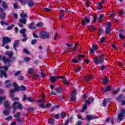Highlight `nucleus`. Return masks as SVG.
<instances>
[{
	"mask_svg": "<svg viewBox=\"0 0 125 125\" xmlns=\"http://www.w3.org/2000/svg\"><path fill=\"white\" fill-rule=\"evenodd\" d=\"M6 18V14L5 13H0V19L2 20H4Z\"/></svg>",
	"mask_w": 125,
	"mask_h": 125,
	"instance_id": "22",
	"label": "nucleus"
},
{
	"mask_svg": "<svg viewBox=\"0 0 125 125\" xmlns=\"http://www.w3.org/2000/svg\"><path fill=\"white\" fill-rule=\"evenodd\" d=\"M42 22H38L37 23V24H36V26L37 27H42Z\"/></svg>",
	"mask_w": 125,
	"mask_h": 125,
	"instance_id": "61",
	"label": "nucleus"
},
{
	"mask_svg": "<svg viewBox=\"0 0 125 125\" xmlns=\"http://www.w3.org/2000/svg\"><path fill=\"white\" fill-rule=\"evenodd\" d=\"M124 99V95L123 94H120L118 95L116 98H115V100L117 102H122V100Z\"/></svg>",
	"mask_w": 125,
	"mask_h": 125,
	"instance_id": "16",
	"label": "nucleus"
},
{
	"mask_svg": "<svg viewBox=\"0 0 125 125\" xmlns=\"http://www.w3.org/2000/svg\"><path fill=\"white\" fill-rule=\"evenodd\" d=\"M104 17V14H100V16L99 17V21L100 22H101V21H102V20H103Z\"/></svg>",
	"mask_w": 125,
	"mask_h": 125,
	"instance_id": "44",
	"label": "nucleus"
},
{
	"mask_svg": "<svg viewBox=\"0 0 125 125\" xmlns=\"http://www.w3.org/2000/svg\"><path fill=\"white\" fill-rule=\"evenodd\" d=\"M20 89L21 91H25L27 90V88L24 85H21V86H20Z\"/></svg>",
	"mask_w": 125,
	"mask_h": 125,
	"instance_id": "33",
	"label": "nucleus"
},
{
	"mask_svg": "<svg viewBox=\"0 0 125 125\" xmlns=\"http://www.w3.org/2000/svg\"><path fill=\"white\" fill-rule=\"evenodd\" d=\"M37 42H38V40L37 39H33L31 41V44L32 45H34L36 44V43H37Z\"/></svg>",
	"mask_w": 125,
	"mask_h": 125,
	"instance_id": "41",
	"label": "nucleus"
},
{
	"mask_svg": "<svg viewBox=\"0 0 125 125\" xmlns=\"http://www.w3.org/2000/svg\"><path fill=\"white\" fill-rule=\"evenodd\" d=\"M86 109H87V105L86 104H83L82 110H81V113H83Z\"/></svg>",
	"mask_w": 125,
	"mask_h": 125,
	"instance_id": "37",
	"label": "nucleus"
},
{
	"mask_svg": "<svg viewBox=\"0 0 125 125\" xmlns=\"http://www.w3.org/2000/svg\"><path fill=\"white\" fill-rule=\"evenodd\" d=\"M4 106L6 110H7V109H9V110H10L11 107H10V106L9 105V102H8V101L6 100L4 101Z\"/></svg>",
	"mask_w": 125,
	"mask_h": 125,
	"instance_id": "15",
	"label": "nucleus"
},
{
	"mask_svg": "<svg viewBox=\"0 0 125 125\" xmlns=\"http://www.w3.org/2000/svg\"><path fill=\"white\" fill-rule=\"evenodd\" d=\"M0 24L2 25V26H4V25H6V26H8V23L4 22V21H0Z\"/></svg>",
	"mask_w": 125,
	"mask_h": 125,
	"instance_id": "49",
	"label": "nucleus"
},
{
	"mask_svg": "<svg viewBox=\"0 0 125 125\" xmlns=\"http://www.w3.org/2000/svg\"><path fill=\"white\" fill-rule=\"evenodd\" d=\"M78 94V92H77V90H74L72 92V96H75Z\"/></svg>",
	"mask_w": 125,
	"mask_h": 125,
	"instance_id": "56",
	"label": "nucleus"
},
{
	"mask_svg": "<svg viewBox=\"0 0 125 125\" xmlns=\"http://www.w3.org/2000/svg\"><path fill=\"white\" fill-rule=\"evenodd\" d=\"M98 18V17H97V15L94 14V16H93V22H96L97 21Z\"/></svg>",
	"mask_w": 125,
	"mask_h": 125,
	"instance_id": "42",
	"label": "nucleus"
},
{
	"mask_svg": "<svg viewBox=\"0 0 125 125\" xmlns=\"http://www.w3.org/2000/svg\"><path fill=\"white\" fill-rule=\"evenodd\" d=\"M40 36L41 39H42V40L49 39V37H50L49 33L44 30H42L40 32Z\"/></svg>",
	"mask_w": 125,
	"mask_h": 125,
	"instance_id": "2",
	"label": "nucleus"
},
{
	"mask_svg": "<svg viewBox=\"0 0 125 125\" xmlns=\"http://www.w3.org/2000/svg\"><path fill=\"white\" fill-rule=\"evenodd\" d=\"M103 33H104V31H103V29L100 28L99 29L100 35H101L102 36H104V34Z\"/></svg>",
	"mask_w": 125,
	"mask_h": 125,
	"instance_id": "54",
	"label": "nucleus"
},
{
	"mask_svg": "<svg viewBox=\"0 0 125 125\" xmlns=\"http://www.w3.org/2000/svg\"><path fill=\"white\" fill-rule=\"evenodd\" d=\"M72 63H79V64H81V62H79V61H78V60H76V59H73L72 60Z\"/></svg>",
	"mask_w": 125,
	"mask_h": 125,
	"instance_id": "48",
	"label": "nucleus"
},
{
	"mask_svg": "<svg viewBox=\"0 0 125 125\" xmlns=\"http://www.w3.org/2000/svg\"><path fill=\"white\" fill-rule=\"evenodd\" d=\"M1 6L3 7V9H8V5L5 1H3L1 3Z\"/></svg>",
	"mask_w": 125,
	"mask_h": 125,
	"instance_id": "21",
	"label": "nucleus"
},
{
	"mask_svg": "<svg viewBox=\"0 0 125 125\" xmlns=\"http://www.w3.org/2000/svg\"><path fill=\"white\" fill-rule=\"evenodd\" d=\"M85 22L86 24H89L90 23V19H88L86 17H85L84 19H83L81 21V25L83 26L85 25Z\"/></svg>",
	"mask_w": 125,
	"mask_h": 125,
	"instance_id": "8",
	"label": "nucleus"
},
{
	"mask_svg": "<svg viewBox=\"0 0 125 125\" xmlns=\"http://www.w3.org/2000/svg\"><path fill=\"white\" fill-rule=\"evenodd\" d=\"M20 23H21V24H26L27 23V19L25 18L21 19L19 20Z\"/></svg>",
	"mask_w": 125,
	"mask_h": 125,
	"instance_id": "27",
	"label": "nucleus"
},
{
	"mask_svg": "<svg viewBox=\"0 0 125 125\" xmlns=\"http://www.w3.org/2000/svg\"><path fill=\"white\" fill-rule=\"evenodd\" d=\"M16 105H17V109H19V110H22V109H23V105L22 104H20L18 101H15L13 103V107H14V106Z\"/></svg>",
	"mask_w": 125,
	"mask_h": 125,
	"instance_id": "9",
	"label": "nucleus"
},
{
	"mask_svg": "<svg viewBox=\"0 0 125 125\" xmlns=\"http://www.w3.org/2000/svg\"><path fill=\"white\" fill-rule=\"evenodd\" d=\"M103 3H105V1H102L101 2H99L97 3L96 4L97 5L98 7L99 6H103Z\"/></svg>",
	"mask_w": 125,
	"mask_h": 125,
	"instance_id": "35",
	"label": "nucleus"
},
{
	"mask_svg": "<svg viewBox=\"0 0 125 125\" xmlns=\"http://www.w3.org/2000/svg\"><path fill=\"white\" fill-rule=\"evenodd\" d=\"M105 40H106V38L105 37H102V38L100 39V41L101 42H105Z\"/></svg>",
	"mask_w": 125,
	"mask_h": 125,
	"instance_id": "62",
	"label": "nucleus"
},
{
	"mask_svg": "<svg viewBox=\"0 0 125 125\" xmlns=\"http://www.w3.org/2000/svg\"><path fill=\"white\" fill-rule=\"evenodd\" d=\"M64 15H65V14L64 13V12H62L61 14H60V16L59 19L61 20V19H62V18H63V17H64Z\"/></svg>",
	"mask_w": 125,
	"mask_h": 125,
	"instance_id": "47",
	"label": "nucleus"
},
{
	"mask_svg": "<svg viewBox=\"0 0 125 125\" xmlns=\"http://www.w3.org/2000/svg\"><path fill=\"white\" fill-rule=\"evenodd\" d=\"M0 74H1V75H0V79H2L3 77H4V78H7V73H6V71H5L3 70H0Z\"/></svg>",
	"mask_w": 125,
	"mask_h": 125,
	"instance_id": "13",
	"label": "nucleus"
},
{
	"mask_svg": "<svg viewBox=\"0 0 125 125\" xmlns=\"http://www.w3.org/2000/svg\"><path fill=\"white\" fill-rule=\"evenodd\" d=\"M70 101L71 102H74L76 101V97L74 96H72L71 99H70Z\"/></svg>",
	"mask_w": 125,
	"mask_h": 125,
	"instance_id": "55",
	"label": "nucleus"
},
{
	"mask_svg": "<svg viewBox=\"0 0 125 125\" xmlns=\"http://www.w3.org/2000/svg\"><path fill=\"white\" fill-rule=\"evenodd\" d=\"M3 113L5 116H8L10 113V111L8 110H4Z\"/></svg>",
	"mask_w": 125,
	"mask_h": 125,
	"instance_id": "36",
	"label": "nucleus"
},
{
	"mask_svg": "<svg viewBox=\"0 0 125 125\" xmlns=\"http://www.w3.org/2000/svg\"><path fill=\"white\" fill-rule=\"evenodd\" d=\"M55 90L57 93H59V94H61L63 91V89H62V88L61 87H57Z\"/></svg>",
	"mask_w": 125,
	"mask_h": 125,
	"instance_id": "26",
	"label": "nucleus"
},
{
	"mask_svg": "<svg viewBox=\"0 0 125 125\" xmlns=\"http://www.w3.org/2000/svg\"><path fill=\"white\" fill-rule=\"evenodd\" d=\"M94 101V98L92 97H90L88 98L87 100L84 101V103H86L88 105H89V104H91V103H93Z\"/></svg>",
	"mask_w": 125,
	"mask_h": 125,
	"instance_id": "11",
	"label": "nucleus"
},
{
	"mask_svg": "<svg viewBox=\"0 0 125 125\" xmlns=\"http://www.w3.org/2000/svg\"><path fill=\"white\" fill-rule=\"evenodd\" d=\"M15 90L16 92H18V91H20V87H19V86H18L17 87H15Z\"/></svg>",
	"mask_w": 125,
	"mask_h": 125,
	"instance_id": "63",
	"label": "nucleus"
},
{
	"mask_svg": "<svg viewBox=\"0 0 125 125\" xmlns=\"http://www.w3.org/2000/svg\"><path fill=\"white\" fill-rule=\"evenodd\" d=\"M103 105L104 107H106V105H107V101H106V99H104L103 102Z\"/></svg>",
	"mask_w": 125,
	"mask_h": 125,
	"instance_id": "53",
	"label": "nucleus"
},
{
	"mask_svg": "<svg viewBox=\"0 0 125 125\" xmlns=\"http://www.w3.org/2000/svg\"><path fill=\"white\" fill-rule=\"evenodd\" d=\"M104 59H105V56L104 55H103V54H102L101 55L100 60L98 59V58L97 57V56L95 57L94 59H93V60L94 63V64H95V65H99V64H102V63H103V62H104Z\"/></svg>",
	"mask_w": 125,
	"mask_h": 125,
	"instance_id": "1",
	"label": "nucleus"
},
{
	"mask_svg": "<svg viewBox=\"0 0 125 125\" xmlns=\"http://www.w3.org/2000/svg\"><path fill=\"white\" fill-rule=\"evenodd\" d=\"M15 27V25L14 24H11L10 26H8L7 27V31H9L10 30H12L13 28Z\"/></svg>",
	"mask_w": 125,
	"mask_h": 125,
	"instance_id": "39",
	"label": "nucleus"
},
{
	"mask_svg": "<svg viewBox=\"0 0 125 125\" xmlns=\"http://www.w3.org/2000/svg\"><path fill=\"white\" fill-rule=\"evenodd\" d=\"M24 60L26 62H29L31 60V58L29 57H26L24 58Z\"/></svg>",
	"mask_w": 125,
	"mask_h": 125,
	"instance_id": "58",
	"label": "nucleus"
},
{
	"mask_svg": "<svg viewBox=\"0 0 125 125\" xmlns=\"http://www.w3.org/2000/svg\"><path fill=\"white\" fill-rule=\"evenodd\" d=\"M20 33L21 34H25L26 33V29L25 28H22L20 30Z\"/></svg>",
	"mask_w": 125,
	"mask_h": 125,
	"instance_id": "50",
	"label": "nucleus"
},
{
	"mask_svg": "<svg viewBox=\"0 0 125 125\" xmlns=\"http://www.w3.org/2000/svg\"><path fill=\"white\" fill-rule=\"evenodd\" d=\"M27 0H19V1L22 4V5H26V3H27Z\"/></svg>",
	"mask_w": 125,
	"mask_h": 125,
	"instance_id": "38",
	"label": "nucleus"
},
{
	"mask_svg": "<svg viewBox=\"0 0 125 125\" xmlns=\"http://www.w3.org/2000/svg\"><path fill=\"white\" fill-rule=\"evenodd\" d=\"M67 113H66L65 112H62L60 114V117H61L62 119H65Z\"/></svg>",
	"mask_w": 125,
	"mask_h": 125,
	"instance_id": "32",
	"label": "nucleus"
},
{
	"mask_svg": "<svg viewBox=\"0 0 125 125\" xmlns=\"http://www.w3.org/2000/svg\"><path fill=\"white\" fill-rule=\"evenodd\" d=\"M20 17H21V18H25V17H27V13H25V12L22 10L21 13L20 14Z\"/></svg>",
	"mask_w": 125,
	"mask_h": 125,
	"instance_id": "28",
	"label": "nucleus"
},
{
	"mask_svg": "<svg viewBox=\"0 0 125 125\" xmlns=\"http://www.w3.org/2000/svg\"><path fill=\"white\" fill-rule=\"evenodd\" d=\"M112 87V85H108L106 88H103L102 91L104 92V93H105V92H107V91H111V88Z\"/></svg>",
	"mask_w": 125,
	"mask_h": 125,
	"instance_id": "18",
	"label": "nucleus"
},
{
	"mask_svg": "<svg viewBox=\"0 0 125 125\" xmlns=\"http://www.w3.org/2000/svg\"><path fill=\"white\" fill-rule=\"evenodd\" d=\"M2 42L4 43H9L11 42V39L9 37H5L2 38Z\"/></svg>",
	"mask_w": 125,
	"mask_h": 125,
	"instance_id": "12",
	"label": "nucleus"
},
{
	"mask_svg": "<svg viewBox=\"0 0 125 125\" xmlns=\"http://www.w3.org/2000/svg\"><path fill=\"white\" fill-rule=\"evenodd\" d=\"M41 78H44V77H45V73H44V71H43V70L41 71Z\"/></svg>",
	"mask_w": 125,
	"mask_h": 125,
	"instance_id": "51",
	"label": "nucleus"
},
{
	"mask_svg": "<svg viewBox=\"0 0 125 125\" xmlns=\"http://www.w3.org/2000/svg\"><path fill=\"white\" fill-rule=\"evenodd\" d=\"M92 48L90 49V53H93L94 52V50H96L97 49H98L99 47H98V46L97 44H93L92 45Z\"/></svg>",
	"mask_w": 125,
	"mask_h": 125,
	"instance_id": "14",
	"label": "nucleus"
},
{
	"mask_svg": "<svg viewBox=\"0 0 125 125\" xmlns=\"http://www.w3.org/2000/svg\"><path fill=\"white\" fill-rule=\"evenodd\" d=\"M5 55H7L8 56H9V58H11V57H12V56H13V52H6L5 53Z\"/></svg>",
	"mask_w": 125,
	"mask_h": 125,
	"instance_id": "31",
	"label": "nucleus"
},
{
	"mask_svg": "<svg viewBox=\"0 0 125 125\" xmlns=\"http://www.w3.org/2000/svg\"><path fill=\"white\" fill-rule=\"evenodd\" d=\"M120 90H121V88H117L113 92L112 94L113 95H117V94H118L119 92H120Z\"/></svg>",
	"mask_w": 125,
	"mask_h": 125,
	"instance_id": "30",
	"label": "nucleus"
},
{
	"mask_svg": "<svg viewBox=\"0 0 125 125\" xmlns=\"http://www.w3.org/2000/svg\"><path fill=\"white\" fill-rule=\"evenodd\" d=\"M112 27V24L110 22H108L106 25V28L105 29V34L106 35H110L111 33V27Z\"/></svg>",
	"mask_w": 125,
	"mask_h": 125,
	"instance_id": "5",
	"label": "nucleus"
},
{
	"mask_svg": "<svg viewBox=\"0 0 125 125\" xmlns=\"http://www.w3.org/2000/svg\"><path fill=\"white\" fill-rule=\"evenodd\" d=\"M2 60L4 64L6 63H10V60H9V59L5 58V56L2 57Z\"/></svg>",
	"mask_w": 125,
	"mask_h": 125,
	"instance_id": "23",
	"label": "nucleus"
},
{
	"mask_svg": "<svg viewBox=\"0 0 125 125\" xmlns=\"http://www.w3.org/2000/svg\"><path fill=\"white\" fill-rule=\"evenodd\" d=\"M56 79H65V77L61 76H57L55 77L54 76H51L50 78V82L51 83H55L57 81Z\"/></svg>",
	"mask_w": 125,
	"mask_h": 125,
	"instance_id": "4",
	"label": "nucleus"
},
{
	"mask_svg": "<svg viewBox=\"0 0 125 125\" xmlns=\"http://www.w3.org/2000/svg\"><path fill=\"white\" fill-rule=\"evenodd\" d=\"M54 121H55L54 119H49L48 123L49 125H53L54 124Z\"/></svg>",
	"mask_w": 125,
	"mask_h": 125,
	"instance_id": "40",
	"label": "nucleus"
},
{
	"mask_svg": "<svg viewBox=\"0 0 125 125\" xmlns=\"http://www.w3.org/2000/svg\"><path fill=\"white\" fill-rule=\"evenodd\" d=\"M63 83H64V84H65V85H71V83H70V82H69V80L65 79L63 80Z\"/></svg>",
	"mask_w": 125,
	"mask_h": 125,
	"instance_id": "34",
	"label": "nucleus"
},
{
	"mask_svg": "<svg viewBox=\"0 0 125 125\" xmlns=\"http://www.w3.org/2000/svg\"><path fill=\"white\" fill-rule=\"evenodd\" d=\"M26 100L28 101V102H30L31 103H34L35 102V101H33L31 97H27V95L24 94L23 96L22 101H26Z\"/></svg>",
	"mask_w": 125,
	"mask_h": 125,
	"instance_id": "6",
	"label": "nucleus"
},
{
	"mask_svg": "<svg viewBox=\"0 0 125 125\" xmlns=\"http://www.w3.org/2000/svg\"><path fill=\"white\" fill-rule=\"evenodd\" d=\"M20 43V42L19 40H16L14 42L13 47L14 50L16 51H18V49H17L18 46H19V44Z\"/></svg>",
	"mask_w": 125,
	"mask_h": 125,
	"instance_id": "10",
	"label": "nucleus"
},
{
	"mask_svg": "<svg viewBox=\"0 0 125 125\" xmlns=\"http://www.w3.org/2000/svg\"><path fill=\"white\" fill-rule=\"evenodd\" d=\"M5 121H10L12 120V116H9L8 118L5 119Z\"/></svg>",
	"mask_w": 125,
	"mask_h": 125,
	"instance_id": "64",
	"label": "nucleus"
},
{
	"mask_svg": "<svg viewBox=\"0 0 125 125\" xmlns=\"http://www.w3.org/2000/svg\"><path fill=\"white\" fill-rule=\"evenodd\" d=\"M108 83H109V79H108V78H107V77H104L103 80V84H107Z\"/></svg>",
	"mask_w": 125,
	"mask_h": 125,
	"instance_id": "24",
	"label": "nucleus"
},
{
	"mask_svg": "<svg viewBox=\"0 0 125 125\" xmlns=\"http://www.w3.org/2000/svg\"><path fill=\"white\" fill-rule=\"evenodd\" d=\"M9 96L10 98L12 99V101H15V100H19V98L17 97H14V94L10 93Z\"/></svg>",
	"mask_w": 125,
	"mask_h": 125,
	"instance_id": "20",
	"label": "nucleus"
},
{
	"mask_svg": "<svg viewBox=\"0 0 125 125\" xmlns=\"http://www.w3.org/2000/svg\"><path fill=\"white\" fill-rule=\"evenodd\" d=\"M105 69H107V65H103L102 67L100 68L101 71H104Z\"/></svg>",
	"mask_w": 125,
	"mask_h": 125,
	"instance_id": "43",
	"label": "nucleus"
},
{
	"mask_svg": "<svg viewBox=\"0 0 125 125\" xmlns=\"http://www.w3.org/2000/svg\"><path fill=\"white\" fill-rule=\"evenodd\" d=\"M120 34L119 35V39H121V40H124L125 39V36H124V29H121L120 30Z\"/></svg>",
	"mask_w": 125,
	"mask_h": 125,
	"instance_id": "19",
	"label": "nucleus"
},
{
	"mask_svg": "<svg viewBox=\"0 0 125 125\" xmlns=\"http://www.w3.org/2000/svg\"><path fill=\"white\" fill-rule=\"evenodd\" d=\"M44 104H45V101L44 100H43V103H40L39 106V107H40V108L44 109L45 108V105H44Z\"/></svg>",
	"mask_w": 125,
	"mask_h": 125,
	"instance_id": "29",
	"label": "nucleus"
},
{
	"mask_svg": "<svg viewBox=\"0 0 125 125\" xmlns=\"http://www.w3.org/2000/svg\"><path fill=\"white\" fill-rule=\"evenodd\" d=\"M6 97H0V104H1L2 103V101L3 100H5Z\"/></svg>",
	"mask_w": 125,
	"mask_h": 125,
	"instance_id": "52",
	"label": "nucleus"
},
{
	"mask_svg": "<svg viewBox=\"0 0 125 125\" xmlns=\"http://www.w3.org/2000/svg\"><path fill=\"white\" fill-rule=\"evenodd\" d=\"M125 108H123L121 113L118 114V120L120 121V122H122L123 121V118H125Z\"/></svg>",
	"mask_w": 125,
	"mask_h": 125,
	"instance_id": "3",
	"label": "nucleus"
},
{
	"mask_svg": "<svg viewBox=\"0 0 125 125\" xmlns=\"http://www.w3.org/2000/svg\"><path fill=\"white\" fill-rule=\"evenodd\" d=\"M39 77H40V75H39L38 74H34L33 76V78L34 80H37V79H38Z\"/></svg>",
	"mask_w": 125,
	"mask_h": 125,
	"instance_id": "59",
	"label": "nucleus"
},
{
	"mask_svg": "<svg viewBox=\"0 0 125 125\" xmlns=\"http://www.w3.org/2000/svg\"><path fill=\"white\" fill-rule=\"evenodd\" d=\"M35 26V22H32L30 23L29 25H28V28L30 30H36L37 29V27Z\"/></svg>",
	"mask_w": 125,
	"mask_h": 125,
	"instance_id": "17",
	"label": "nucleus"
},
{
	"mask_svg": "<svg viewBox=\"0 0 125 125\" xmlns=\"http://www.w3.org/2000/svg\"><path fill=\"white\" fill-rule=\"evenodd\" d=\"M34 72H35V69H34V68H30L28 69L29 74H33Z\"/></svg>",
	"mask_w": 125,
	"mask_h": 125,
	"instance_id": "46",
	"label": "nucleus"
},
{
	"mask_svg": "<svg viewBox=\"0 0 125 125\" xmlns=\"http://www.w3.org/2000/svg\"><path fill=\"white\" fill-rule=\"evenodd\" d=\"M27 5L29 6V7H32L33 6H34L35 2L33 1H29L27 2Z\"/></svg>",
	"mask_w": 125,
	"mask_h": 125,
	"instance_id": "25",
	"label": "nucleus"
},
{
	"mask_svg": "<svg viewBox=\"0 0 125 125\" xmlns=\"http://www.w3.org/2000/svg\"><path fill=\"white\" fill-rule=\"evenodd\" d=\"M86 118L87 121H88V122H90V121H91L92 120H96L97 119H99V116H92V115H86Z\"/></svg>",
	"mask_w": 125,
	"mask_h": 125,
	"instance_id": "7",
	"label": "nucleus"
},
{
	"mask_svg": "<svg viewBox=\"0 0 125 125\" xmlns=\"http://www.w3.org/2000/svg\"><path fill=\"white\" fill-rule=\"evenodd\" d=\"M32 36L34 38H35V39H39V36L37 35L35 33L33 32L32 33Z\"/></svg>",
	"mask_w": 125,
	"mask_h": 125,
	"instance_id": "60",
	"label": "nucleus"
},
{
	"mask_svg": "<svg viewBox=\"0 0 125 125\" xmlns=\"http://www.w3.org/2000/svg\"><path fill=\"white\" fill-rule=\"evenodd\" d=\"M21 114L20 112H17L16 114L14 115V117L16 118L17 119L20 117Z\"/></svg>",
	"mask_w": 125,
	"mask_h": 125,
	"instance_id": "45",
	"label": "nucleus"
},
{
	"mask_svg": "<svg viewBox=\"0 0 125 125\" xmlns=\"http://www.w3.org/2000/svg\"><path fill=\"white\" fill-rule=\"evenodd\" d=\"M34 110V108L33 107H29V108H27V112H33V111Z\"/></svg>",
	"mask_w": 125,
	"mask_h": 125,
	"instance_id": "57",
	"label": "nucleus"
}]
</instances>
